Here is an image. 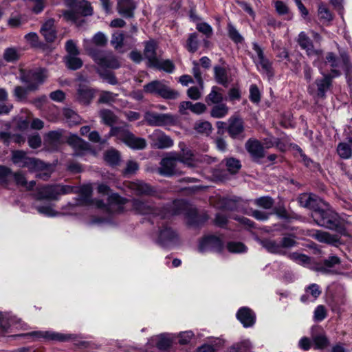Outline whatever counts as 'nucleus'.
<instances>
[{
	"instance_id": "f257e3e1",
	"label": "nucleus",
	"mask_w": 352,
	"mask_h": 352,
	"mask_svg": "<svg viewBox=\"0 0 352 352\" xmlns=\"http://www.w3.org/2000/svg\"><path fill=\"white\" fill-rule=\"evenodd\" d=\"M132 206L133 210L138 214L149 215V220L152 223L182 213L185 214L188 223L192 226H199L208 218L205 213L199 214L196 208H188L186 203L182 200L175 201L171 205L163 208H155L147 202L134 199L132 201Z\"/></svg>"
},
{
	"instance_id": "f03ea898",
	"label": "nucleus",
	"mask_w": 352,
	"mask_h": 352,
	"mask_svg": "<svg viewBox=\"0 0 352 352\" xmlns=\"http://www.w3.org/2000/svg\"><path fill=\"white\" fill-rule=\"evenodd\" d=\"M92 188L91 185L83 186L80 189V199L79 204L91 206L94 205L96 208L102 209L109 213L121 212L124 211V204L127 201L118 194H111L108 197V203L104 204L102 201L91 199Z\"/></svg>"
},
{
	"instance_id": "7ed1b4c3",
	"label": "nucleus",
	"mask_w": 352,
	"mask_h": 352,
	"mask_svg": "<svg viewBox=\"0 0 352 352\" xmlns=\"http://www.w3.org/2000/svg\"><path fill=\"white\" fill-rule=\"evenodd\" d=\"M12 161L13 164L17 166L20 168H27L30 172L43 170V173L36 175L38 178L46 180L50 176V165H47L36 158L28 156L27 153L23 151H12Z\"/></svg>"
},
{
	"instance_id": "20e7f679",
	"label": "nucleus",
	"mask_w": 352,
	"mask_h": 352,
	"mask_svg": "<svg viewBox=\"0 0 352 352\" xmlns=\"http://www.w3.org/2000/svg\"><path fill=\"white\" fill-rule=\"evenodd\" d=\"M83 47L88 55L100 67L116 69L120 67L118 58L113 52L100 50L96 47H93L91 42L88 40H84Z\"/></svg>"
},
{
	"instance_id": "39448f33",
	"label": "nucleus",
	"mask_w": 352,
	"mask_h": 352,
	"mask_svg": "<svg viewBox=\"0 0 352 352\" xmlns=\"http://www.w3.org/2000/svg\"><path fill=\"white\" fill-rule=\"evenodd\" d=\"M320 201L324 206V208L318 207L314 209L311 212V217L317 225L327 228L331 230H340V220L337 213H336L329 205L324 201Z\"/></svg>"
},
{
	"instance_id": "423d86ee",
	"label": "nucleus",
	"mask_w": 352,
	"mask_h": 352,
	"mask_svg": "<svg viewBox=\"0 0 352 352\" xmlns=\"http://www.w3.org/2000/svg\"><path fill=\"white\" fill-rule=\"evenodd\" d=\"M109 136H115L133 149H143L146 146V140L142 138L135 137L128 129L126 126L112 127Z\"/></svg>"
},
{
	"instance_id": "0eeeda50",
	"label": "nucleus",
	"mask_w": 352,
	"mask_h": 352,
	"mask_svg": "<svg viewBox=\"0 0 352 352\" xmlns=\"http://www.w3.org/2000/svg\"><path fill=\"white\" fill-rule=\"evenodd\" d=\"M323 63H324L320 60H314L313 61V65L319 69L320 73L323 76L322 78L316 79L315 82L317 87V96L322 98L325 97L326 92L331 86L332 79L340 76V74L336 71H333L334 75H329L327 73L324 72Z\"/></svg>"
},
{
	"instance_id": "6e6552de",
	"label": "nucleus",
	"mask_w": 352,
	"mask_h": 352,
	"mask_svg": "<svg viewBox=\"0 0 352 352\" xmlns=\"http://www.w3.org/2000/svg\"><path fill=\"white\" fill-rule=\"evenodd\" d=\"M146 93L156 95L165 99H176L179 93L170 89L164 81L153 80L144 86Z\"/></svg>"
},
{
	"instance_id": "1a4fd4ad",
	"label": "nucleus",
	"mask_w": 352,
	"mask_h": 352,
	"mask_svg": "<svg viewBox=\"0 0 352 352\" xmlns=\"http://www.w3.org/2000/svg\"><path fill=\"white\" fill-rule=\"evenodd\" d=\"M47 77L46 70L43 69H36L30 71H21V80L27 85L29 91H33L38 88Z\"/></svg>"
},
{
	"instance_id": "9d476101",
	"label": "nucleus",
	"mask_w": 352,
	"mask_h": 352,
	"mask_svg": "<svg viewBox=\"0 0 352 352\" xmlns=\"http://www.w3.org/2000/svg\"><path fill=\"white\" fill-rule=\"evenodd\" d=\"M179 147L182 149L181 153H178L179 162L183 163L184 165L192 168L198 166L200 164H210L214 161L211 157L208 155L197 156L190 149H184L182 147V144H179Z\"/></svg>"
},
{
	"instance_id": "9b49d317",
	"label": "nucleus",
	"mask_w": 352,
	"mask_h": 352,
	"mask_svg": "<svg viewBox=\"0 0 352 352\" xmlns=\"http://www.w3.org/2000/svg\"><path fill=\"white\" fill-rule=\"evenodd\" d=\"M176 339V335L173 333H161L151 337L146 345V352H153L156 348L159 350H166L172 344L173 342Z\"/></svg>"
},
{
	"instance_id": "f8f14e48",
	"label": "nucleus",
	"mask_w": 352,
	"mask_h": 352,
	"mask_svg": "<svg viewBox=\"0 0 352 352\" xmlns=\"http://www.w3.org/2000/svg\"><path fill=\"white\" fill-rule=\"evenodd\" d=\"M156 242L163 248H173L179 243V237L175 230L167 224H162Z\"/></svg>"
},
{
	"instance_id": "ddd939ff",
	"label": "nucleus",
	"mask_w": 352,
	"mask_h": 352,
	"mask_svg": "<svg viewBox=\"0 0 352 352\" xmlns=\"http://www.w3.org/2000/svg\"><path fill=\"white\" fill-rule=\"evenodd\" d=\"M179 162L178 153L175 152L169 153L166 157L162 159L160 167L157 171L160 175L170 177L179 173L177 168V163Z\"/></svg>"
},
{
	"instance_id": "4468645a",
	"label": "nucleus",
	"mask_w": 352,
	"mask_h": 352,
	"mask_svg": "<svg viewBox=\"0 0 352 352\" xmlns=\"http://www.w3.org/2000/svg\"><path fill=\"white\" fill-rule=\"evenodd\" d=\"M148 138L151 140V146L156 148H168L173 145V140L159 129H155Z\"/></svg>"
},
{
	"instance_id": "2eb2a0df",
	"label": "nucleus",
	"mask_w": 352,
	"mask_h": 352,
	"mask_svg": "<svg viewBox=\"0 0 352 352\" xmlns=\"http://www.w3.org/2000/svg\"><path fill=\"white\" fill-rule=\"evenodd\" d=\"M223 244L222 240L214 235L206 236L199 242V251L205 252L208 251L221 252Z\"/></svg>"
},
{
	"instance_id": "dca6fc26",
	"label": "nucleus",
	"mask_w": 352,
	"mask_h": 352,
	"mask_svg": "<svg viewBox=\"0 0 352 352\" xmlns=\"http://www.w3.org/2000/svg\"><path fill=\"white\" fill-rule=\"evenodd\" d=\"M144 119L151 126H164L173 123L175 120L174 116L170 114L154 112H146Z\"/></svg>"
},
{
	"instance_id": "f3484780",
	"label": "nucleus",
	"mask_w": 352,
	"mask_h": 352,
	"mask_svg": "<svg viewBox=\"0 0 352 352\" xmlns=\"http://www.w3.org/2000/svg\"><path fill=\"white\" fill-rule=\"evenodd\" d=\"M67 142L73 148L74 156H83L89 151V144L76 135H70Z\"/></svg>"
},
{
	"instance_id": "a211bd4d",
	"label": "nucleus",
	"mask_w": 352,
	"mask_h": 352,
	"mask_svg": "<svg viewBox=\"0 0 352 352\" xmlns=\"http://www.w3.org/2000/svg\"><path fill=\"white\" fill-rule=\"evenodd\" d=\"M314 60H320L324 63L323 67L324 69V72H326V65L327 63H329L331 69V73L328 74L329 75H334L333 71L338 72L340 76L341 75V72L338 69V68L340 67V60L333 52H327L324 57L322 51L321 50V55H320V56H316Z\"/></svg>"
},
{
	"instance_id": "6ab92c4d",
	"label": "nucleus",
	"mask_w": 352,
	"mask_h": 352,
	"mask_svg": "<svg viewBox=\"0 0 352 352\" xmlns=\"http://www.w3.org/2000/svg\"><path fill=\"white\" fill-rule=\"evenodd\" d=\"M253 50L256 56L254 58V62L256 65L257 68L265 73H269L271 69L270 61L265 58L263 51L261 47L256 43H253Z\"/></svg>"
},
{
	"instance_id": "aec40b11",
	"label": "nucleus",
	"mask_w": 352,
	"mask_h": 352,
	"mask_svg": "<svg viewBox=\"0 0 352 352\" xmlns=\"http://www.w3.org/2000/svg\"><path fill=\"white\" fill-rule=\"evenodd\" d=\"M31 336H36V338H43L47 340H57V341H68V340H74L76 339V336L73 334H64L61 333H57L54 331H34L31 334Z\"/></svg>"
},
{
	"instance_id": "412c9836",
	"label": "nucleus",
	"mask_w": 352,
	"mask_h": 352,
	"mask_svg": "<svg viewBox=\"0 0 352 352\" xmlns=\"http://www.w3.org/2000/svg\"><path fill=\"white\" fill-rule=\"evenodd\" d=\"M94 97V90L87 83L80 82L77 88L76 98L81 104H88Z\"/></svg>"
},
{
	"instance_id": "4be33fe9",
	"label": "nucleus",
	"mask_w": 352,
	"mask_h": 352,
	"mask_svg": "<svg viewBox=\"0 0 352 352\" xmlns=\"http://www.w3.org/2000/svg\"><path fill=\"white\" fill-rule=\"evenodd\" d=\"M298 43L303 50H305L307 54L311 58H316L321 55V50H315L311 39L304 32L298 35Z\"/></svg>"
},
{
	"instance_id": "5701e85b",
	"label": "nucleus",
	"mask_w": 352,
	"mask_h": 352,
	"mask_svg": "<svg viewBox=\"0 0 352 352\" xmlns=\"http://www.w3.org/2000/svg\"><path fill=\"white\" fill-rule=\"evenodd\" d=\"M236 318L245 328L252 327L256 322L255 314L248 307H241L236 313Z\"/></svg>"
},
{
	"instance_id": "b1692460",
	"label": "nucleus",
	"mask_w": 352,
	"mask_h": 352,
	"mask_svg": "<svg viewBox=\"0 0 352 352\" xmlns=\"http://www.w3.org/2000/svg\"><path fill=\"white\" fill-rule=\"evenodd\" d=\"M156 43L154 41H149L145 43L144 56L148 60V65L151 67L157 64L159 59L156 54Z\"/></svg>"
},
{
	"instance_id": "393cba45",
	"label": "nucleus",
	"mask_w": 352,
	"mask_h": 352,
	"mask_svg": "<svg viewBox=\"0 0 352 352\" xmlns=\"http://www.w3.org/2000/svg\"><path fill=\"white\" fill-rule=\"evenodd\" d=\"M339 263L340 258L336 256H331L326 259L323 264L317 265L315 270L324 274L337 273L334 268Z\"/></svg>"
},
{
	"instance_id": "a878e982",
	"label": "nucleus",
	"mask_w": 352,
	"mask_h": 352,
	"mask_svg": "<svg viewBox=\"0 0 352 352\" xmlns=\"http://www.w3.org/2000/svg\"><path fill=\"white\" fill-rule=\"evenodd\" d=\"M129 188L137 195H151L154 192L151 186L142 181L130 182Z\"/></svg>"
},
{
	"instance_id": "bb28decb",
	"label": "nucleus",
	"mask_w": 352,
	"mask_h": 352,
	"mask_svg": "<svg viewBox=\"0 0 352 352\" xmlns=\"http://www.w3.org/2000/svg\"><path fill=\"white\" fill-rule=\"evenodd\" d=\"M135 4L133 0H118V12L124 17L131 18L133 16Z\"/></svg>"
},
{
	"instance_id": "cd10ccee",
	"label": "nucleus",
	"mask_w": 352,
	"mask_h": 352,
	"mask_svg": "<svg viewBox=\"0 0 352 352\" xmlns=\"http://www.w3.org/2000/svg\"><path fill=\"white\" fill-rule=\"evenodd\" d=\"M187 110H190L195 114H201L206 110V106L204 103H192L190 101H184L180 103L179 112L182 114H186Z\"/></svg>"
},
{
	"instance_id": "c85d7f7f",
	"label": "nucleus",
	"mask_w": 352,
	"mask_h": 352,
	"mask_svg": "<svg viewBox=\"0 0 352 352\" xmlns=\"http://www.w3.org/2000/svg\"><path fill=\"white\" fill-rule=\"evenodd\" d=\"M228 122V133L232 138H235L243 131V120L239 117L233 116L229 119Z\"/></svg>"
},
{
	"instance_id": "c756f323",
	"label": "nucleus",
	"mask_w": 352,
	"mask_h": 352,
	"mask_svg": "<svg viewBox=\"0 0 352 352\" xmlns=\"http://www.w3.org/2000/svg\"><path fill=\"white\" fill-rule=\"evenodd\" d=\"M45 142L52 150L58 149L63 142L62 133L60 131H50L47 133Z\"/></svg>"
},
{
	"instance_id": "7c9ffc66",
	"label": "nucleus",
	"mask_w": 352,
	"mask_h": 352,
	"mask_svg": "<svg viewBox=\"0 0 352 352\" xmlns=\"http://www.w3.org/2000/svg\"><path fill=\"white\" fill-rule=\"evenodd\" d=\"M38 199H57L56 187L54 186H43L37 188Z\"/></svg>"
},
{
	"instance_id": "2f4dec72",
	"label": "nucleus",
	"mask_w": 352,
	"mask_h": 352,
	"mask_svg": "<svg viewBox=\"0 0 352 352\" xmlns=\"http://www.w3.org/2000/svg\"><path fill=\"white\" fill-rule=\"evenodd\" d=\"M311 236L319 242L331 245H336L339 241L337 235H331L327 232L320 230H314Z\"/></svg>"
},
{
	"instance_id": "473e14b6",
	"label": "nucleus",
	"mask_w": 352,
	"mask_h": 352,
	"mask_svg": "<svg viewBox=\"0 0 352 352\" xmlns=\"http://www.w3.org/2000/svg\"><path fill=\"white\" fill-rule=\"evenodd\" d=\"M41 33L47 42H53L56 38V31L54 28V21L53 19L47 20L41 27Z\"/></svg>"
},
{
	"instance_id": "72a5a7b5",
	"label": "nucleus",
	"mask_w": 352,
	"mask_h": 352,
	"mask_svg": "<svg viewBox=\"0 0 352 352\" xmlns=\"http://www.w3.org/2000/svg\"><path fill=\"white\" fill-rule=\"evenodd\" d=\"M245 147L247 151L254 158H261L264 156L263 147L257 140H249L245 144Z\"/></svg>"
},
{
	"instance_id": "f704fd0d",
	"label": "nucleus",
	"mask_w": 352,
	"mask_h": 352,
	"mask_svg": "<svg viewBox=\"0 0 352 352\" xmlns=\"http://www.w3.org/2000/svg\"><path fill=\"white\" fill-rule=\"evenodd\" d=\"M79 1L80 0H64L66 6L70 8V10H66L63 12V17L67 21L76 23L78 20V14L74 9L78 6Z\"/></svg>"
},
{
	"instance_id": "c9c22d12",
	"label": "nucleus",
	"mask_w": 352,
	"mask_h": 352,
	"mask_svg": "<svg viewBox=\"0 0 352 352\" xmlns=\"http://www.w3.org/2000/svg\"><path fill=\"white\" fill-rule=\"evenodd\" d=\"M261 245L269 252L282 254V248L279 242L272 239L260 241Z\"/></svg>"
},
{
	"instance_id": "e433bc0d",
	"label": "nucleus",
	"mask_w": 352,
	"mask_h": 352,
	"mask_svg": "<svg viewBox=\"0 0 352 352\" xmlns=\"http://www.w3.org/2000/svg\"><path fill=\"white\" fill-rule=\"evenodd\" d=\"M214 72L216 81L226 87H228L229 82L226 69L220 66H215Z\"/></svg>"
},
{
	"instance_id": "4c0bfd02",
	"label": "nucleus",
	"mask_w": 352,
	"mask_h": 352,
	"mask_svg": "<svg viewBox=\"0 0 352 352\" xmlns=\"http://www.w3.org/2000/svg\"><path fill=\"white\" fill-rule=\"evenodd\" d=\"M74 10L78 14L83 16H90L93 14V8L91 4L87 0H80L78 3V6Z\"/></svg>"
},
{
	"instance_id": "58836bf2",
	"label": "nucleus",
	"mask_w": 352,
	"mask_h": 352,
	"mask_svg": "<svg viewBox=\"0 0 352 352\" xmlns=\"http://www.w3.org/2000/svg\"><path fill=\"white\" fill-rule=\"evenodd\" d=\"M63 116L65 121L69 126L76 125L81 122V118L74 111L70 109L63 110Z\"/></svg>"
},
{
	"instance_id": "ea45409f",
	"label": "nucleus",
	"mask_w": 352,
	"mask_h": 352,
	"mask_svg": "<svg viewBox=\"0 0 352 352\" xmlns=\"http://www.w3.org/2000/svg\"><path fill=\"white\" fill-rule=\"evenodd\" d=\"M223 100V96L221 92V89L217 87H213L210 93L206 98V102L208 104L210 102L212 104L221 103Z\"/></svg>"
},
{
	"instance_id": "a19ab883",
	"label": "nucleus",
	"mask_w": 352,
	"mask_h": 352,
	"mask_svg": "<svg viewBox=\"0 0 352 352\" xmlns=\"http://www.w3.org/2000/svg\"><path fill=\"white\" fill-rule=\"evenodd\" d=\"M229 111V108L226 104L219 103L214 105L210 111V116L215 118H224Z\"/></svg>"
},
{
	"instance_id": "79ce46f5",
	"label": "nucleus",
	"mask_w": 352,
	"mask_h": 352,
	"mask_svg": "<svg viewBox=\"0 0 352 352\" xmlns=\"http://www.w3.org/2000/svg\"><path fill=\"white\" fill-rule=\"evenodd\" d=\"M78 55H67L65 58L66 66L72 70H76L82 65V60L77 56Z\"/></svg>"
},
{
	"instance_id": "37998d69",
	"label": "nucleus",
	"mask_w": 352,
	"mask_h": 352,
	"mask_svg": "<svg viewBox=\"0 0 352 352\" xmlns=\"http://www.w3.org/2000/svg\"><path fill=\"white\" fill-rule=\"evenodd\" d=\"M253 346L250 340L244 339L239 342L234 343L232 346L231 350L234 352H250Z\"/></svg>"
},
{
	"instance_id": "c03bdc74",
	"label": "nucleus",
	"mask_w": 352,
	"mask_h": 352,
	"mask_svg": "<svg viewBox=\"0 0 352 352\" xmlns=\"http://www.w3.org/2000/svg\"><path fill=\"white\" fill-rule=\"evenodd\" d=\"M199 41L197 33L189 34L186 41V48L191 53L195 52L199 48Z\"/></svg>"
},
{
	"instance_id": "a18cd8bd",
	"label": "nucleus",
	"mask_w": 352,
	"mask_h": 352,
	"mask_svg": "<svg viewBox=\"0 0 352 352\" xmlns=\"http://www.w3.org/2000/svg\"><path fill=\"white\" fill-rule=\"evenodd\" d=\"M317 202V197L314 195H302L299 197L300 206L315 209V204Z\"/></svg>"
},
{
	"instance_id": "49530a36",
	"label": "nucleus",
	"mask_w": 352,
	"mask_h": 352,
	"mask_svg": "<svg viewBox=\"0 0 352 352\" xmlns=\"http://www.w3.org/2000/svg\"><path fill=\"white\" fill-rule=\"evenodd\" d=\"M337 153L341 158L349 159L352 155V149L348 143L341 142L337 146Z\"/></svg>"
},
{
	"instance_id": "de8ad7c7",
	"label": "nucleus",
	"mask_w": 352,
	"mask_h": 352,
	"mask_svg": "<svg viewBox=\"0 0 352 352\" xmlns=\"http://www.w3.org/2000/svg\"><path fill=\"white\" fill-rule=\"evenodd\" d=\"M104 160L111 166L117 165L120 160V154L115 149L108 150L104 154Z\"/></svg>"
},
{
	"instance_id": "09e8293b",
	"label": "nucleus",
	"mask_w": 352,
	"mask_h": 352,
	"mask_svg": "<svg viewBox=\"0 0 352 352\" xmlns=\"http://www.w3.org/2000/svg\"><path fill=\"white\" fill-rule=\"evenodd\" d=\"M13 173L12 170L3 165H0V184H8L10 178L12 177Z\"/></svg>"
},
{
	"instance_id": "8fccbe9b",
	"label": "nucleus",
	"mask_w": 352,
	"mask_h": 352,
	"mask_svg": "<svg viewBox=\"0 0 352 352\" xmlns=\"http://www.w3.org/2000/svg\"><path fill=\"white\" fill-rule=\"evenodd\" d=\"M37 211L47 217H56L60 213L54 210L53 207L50 204H45L42 206H38L36 207Z\"/></svg>"
},
{
	"instance_id": "3c124183",
	"label": "nucleus",
	"mask_w": 352,
	"mask_h": 352,
	"mask_svg": "<svg viewBox=\"0 0 352 352\" xmlns=\"http://www.w3.org/2000/svg\"><path fill=\"white\" fill-rule=\"evenodd\" d=\"M87 40L90 41L91 42V45L93 47H95L94 46V44L96 46L104 47L106 45V44L107 43V41H108L107 36L101 32H97L94 36V37L91 40H89V39H87Z\"/></svg>"
},
{
	"instance_id": "603ef678",
	"label": "nucleus",
	"mask_w": 352,
	"mask_h": 352,
	"mask_svg": "<svg viewBox=\"0 0 352 352\" xmlns=\"http://www.w3.org/2000/svg\"><path fill=\"white\" fill-rule=\"evenodd\" d=\"M228 32L229 37L236 43H242L243 41V36L240 34L235 27L231 24L228 25Z\"/></svg>"
},
{
	"instance_id": "864d4df0",
	"label": "nucleus",
	"mask_w": 352,
	"mask_h": 352,
	"mask_svg": "<svg viewBox=\"0 0 352 352\" xmlns=\"http://www.w3.org/2000/svg\"><path fill=\"white\" fill-rule=\"evenodd\" d=\"M227 248L232 253H243L248 250L247 247L241 242H229Z\"/></svg>"
},
{
	"instance_id": "5fc2aeb1",
	"label": "nucleus",
	"mask_w": 352,
	"mask_h": 352,
	"mask_svg": "<svg viewBox=\"0 0 352 352\" xmlns=\"http://www.w3.org/2000/svg\"><path fill=\"white\" fill-rule=\"evenodd\" d=\"M100 116L102 120V122L108 125H112L113 123H115L116 117L109 110L107 109H103L100 111Z\"/></svg>"
},
{
	"instance_id": "6e6d98bb",
	"label": "nucleus",
	"mask_w": 352,
	"mask_h": 352,
	"mask_svg": "<svg viewBox=\"0 0 352 352\" xmlns=\"http://www.w3.org/2000/svg\"><path fill=\"white\" fill-rule=\"evenodd\" d=\"M152 67L164 70L168 73H172L175 69L174 65L169 60H161L160 59L157 60V64L153 65Z\"/></svg>"
},
{
	"instance_id": "4d7b16f0",
	"label": "nucleus",
	"mask_w": 352,
	"mask_h": 352,
	"mask_svg": "<svg viewBox=\"0 0 352 352\" xmlns=\"http://www.w3.org/2000/svg\"><path fill=\"white\" fill-rule=\"evenodd\" d=\"M289 258L296 263L302 265H308L310 263V258L305 254L294 252L289 254Z\"/></svg>"
},
{
	"instance_id": "13d9d810",
	"label": "nucleus",
	"mask_w": 352,
	"mask_h": 352,
	"mask_svg": "<svg viewBox=\"0 0 352 352\" xmlns=\"http://www.w3.org/2000/svg\"><path fill=\"white\" fill-rule=\"evenodd\" d=\"M318 15L322 20L331 21L333 19V15L329 8L324 3H320L318 6Z\"/></svg>"
},
{
	"instance_id": "bf43d9fd",
	"label": "nucleus",
	"mask_w": 352,
	"mask_h": 352,
	"mask_svg": "<svg viewBox=\"0 0 352 352\" xmlns=\"http://www.w3.org/2000/svg\"><path fill=\"white\" fill-rule=\"evenodd\" d=\"M19 57L18 50L14 47H9L5 50L3 58L8 62L16 60Z\"/></svg>"
},
{
	"instance_id": "052dcab7",
	"label": "nucleus",
	"mask_w": 352,
	"mask_h": 352,
	"mask_svg": "<svg viewBox=\"0 0 352 352\" xmlns=\"http://www.w3.org/2000/svg\"><path fill=\"white\" fill-rule=\"evenodd\" d=\"M195 129L199 133L208 134L212 129V126L209 122L202 121L195 124Z\"/></svg>"
},
{
	"instance_id": "680f3d73",
	"label": "nucleus",
	"mask_w": 352,
	"mask_h": 352,
	"mask_svg": "<svg viewBox=\"0 0 352 352\" xmlns=\"http://www.w3.org/2000/svg\"><path fill=\"white\" fill-rule=\"evenodd\" d=\"M226 166L228 171L235 173L240 169L241 163L238 160L231 157L226 160Z\"/></svg>"
},
{
	"instance_id": "e2e57ef3",
	"label": "nucleus",
	"mask_w": 352,
	"mask_h": 352,
	"mask_svg": "<svg viewBox=\"0 0 352 352\" xmlns=\"http://www.w3.org/2000/svg\"><path fill=\"white\" fill-rule=\"evenodd\" d=\"M254 203L259 207L265 209H270L273 206V200L269 197H262L256 199Z\"/></svg>"
},
{
	"instance_id": "0e129e2a",
	"label": "nucleus",
	"mask_w": 352,
	"mask_h": 352,
	"mask_svg": "<svg viewBox=\"0 0 352 352\" xmlns=\"http://www.w3.org/2000/svg\"><path fill=\"white\" fill-rule=\"evenodd\" d=\"M312 340L316 345V347L318 349H322L328 344L327 339L323 334L313 336Z\"/></svg>"
},
{
	"instance_id": "69168bd1",
	"label": "nucleus",
	"mask_w": 352,
	"mask_h": 352,
	"mask_svg": "<svg viewBox=\"0 0 352 352\" xmlns=\"http://www.w3.org/2000/svg\"><path fill=\"white\" fill-rule=\"evenodd\" d=\"M305 292L307 295H311L313 297V300H316L321 294L320 287L315 283L309 285L306 288Z\"/></svg>"
},
{
	"instance_id": "338daca9",
	"label": "nucleus",
	"mask_w": 352,
	"mask_h": 352,
	"mask_svg": "<svg viewBox=\"0 0 352 352\" xmlns=\"http://www.w3.org/2000/svg\"><path fill=\"white\" fill-rule=\"evenodd\" d=\"M124 41V35L121 32H116L112 35L111 41V45L116 48L118 49L122 47Z\"/></svg>"
},
{
	"instance_id": "774afa93",
	"label": "nucleus",
	"mask_w": 352,
	"mask_h": 352,
	"mask_svg": "<svg viewBox=\"0 0 352 352\" xmlns=\"http://www.w3.org/2000/svg\"><path fill=\"white\" fill-rule=\"evenodd\" d=\"M194 333L191 331H186L180 333L177 337L179 338V342L181 344H188L192 338L193 337Z\"/></svg>"
}]
</instances>
